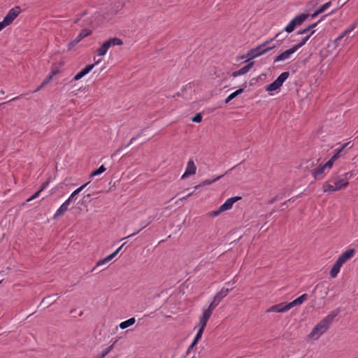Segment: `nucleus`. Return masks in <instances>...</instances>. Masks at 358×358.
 <instances>
[{
	"label": "nucleus",
	"instance_id": "1",
	"mask_svg": "<svg viewBox=\"0 0 358 358\" xmlns=\"http://www.w3.org/2000/svg\"><path fill=\"white\" fill-rule=\"evenodd\" d=\"M317 23H313L308 26L306 28L299 31L297 32V34L305 35L304 37H303L302 39L297 44L293 45L289 49L283 51L276 57H275L273 63L294 59L295 52L302 46H303L306 43V42L310 39V38L315 34V30H314L313 28L315 27Z\"/></svg>",
	"mask_w": 358,
	"mask_h": 358
},
{
	"label": "nucleus",
	"instance_id": "2",
	"mask_svg": "<svg viewBox=\"0 0 358 358\" xmlns=\"http://www.w3.org/2000/svg\"><path fill=\"white\" fill-rule=\"evenodd\" d=\"M339 311L338 310L331 311L327 317L322 319L308 334L309 339L316 341L329 328L334 319L337 316Z\"/></svg>",
	"mask_w": 358,
	"mask_h": 358
},
{
	"label": "nucleus",
	"instance_id": "3",
	"mask_svg": "<svg viewBox=\"0 0 358 358\" xmlns=\"http://www.w3.org/2000/svg\"><path fill=\"white\" fill-rule=\"evenodd\" d=\"M307 299L308 294H303L289 303H280L271 306L266 310V313H285L296 306L302 304Z\"/></svg>",
	"mask_w": 358,
	"mask_h": 358
},
{
	"label": "nucleus",
	"instance_id": "4",
	"mask_svg": "<svg viewBox=\"0 0 358 358\" xmlns=\"http://www.w3.org/2000/svg\"><path fill=\"white\" fill-rule=\"evenodd\" d=\"M269 41H266L255 48L250 50L245 56L242 58L248 57L250 62H252V59L261 56L269 50L275 48V45L268 46Z\"/></svg>",
	"mask_w": 358,
	"mask_h": 358
},
{
	"label": "nucleus",
	"instance_id": "5",
	"mask_svg": "<svg viewBox=\"0 0 358 358\" xmlns=\"http://www.w3.org/2000/svg\"><path fill=\"white\" fill-rule=\"evenodd\" d=\"M241 198L240 196H234L228 199L219 208L216 210L211 211L208 213V215L212 217L218 216L222 213L230 210L232 208L233 204L239 201Z\"/></svg>",
	"mask_w": 358,
	"mask_h": 358
},
{
	"label": "nucleus",
	"instance_id": "6",
	"mask_svg": "<svg viewBox=\"0 0 358 358\" xmlns=\"http://www.w3.org/2000/svg\"><path fill=\"white\" fill-rule=\"evenodd\" d=\"M20 13L21 8L19 6H15L10 9L4 17L3 20L0 22V31L7 26L11 24Z\"/></svg>",
	"mask_w": 358,
	"mask_h": 358
},
{
	"label": "nucleus",
	"instance_id": "7",
	"mask_svg": "<svg viewBox=\"0 0 358 358\" xmlns=\"http://www.w3.org/2000/svg\"><path fill=\"white\" fill-rule=\"evenodd\" d=\"M309 17L308 14L302 13L296 16L285 27V31L287 33L292 32L296 27H300Z\"/></svg>",
	"mask_w": 358,
	"mask_h": 358
},
{
	"label": "nucleus",
	"instance_id": "8",
	"mask_svg": "<svg viewBox=\"0 0 358 358\" xmlns=\"http://www.w3.org/2000/svg\"><path fill=\"white\" fill-rule=\"evenodd\" d=\"M289 76V72L286 71L282 73L274 82H273L272 83L269 84L266 87V91L272 92L279 89L282 85L283 83L288 78Z\"/></svg>",
	"mask_w": 358,
	"mask_h": 358
},
{
	"label": "nucleus",
	"instance_id": "9",
	"mask_svg": "<svg viewBox=\"0 0 358 358\" xmlns=\"http://www.w3.org/2000/svg\"><path fill=\"white\" fill-rule=\"evenodd\" d=\"M332 166V162L328 161L325 164L321 165L317 169L313 170L312 175L315 180L322 179L324 176L325 170L327 169H330Z\"/></svg>",
	"mask_w": 358,
	"mask_h": 358
},
{
	"label": "nucleus",
	"instance_id": "10",
	"mask_svg": "<svg viewBox=\"0 0 358 358\" xmlns=\"http://www.w3.org/2000/svg\"><path fill=\"white\" fill-rule=\"evenodd\" d=\"M74 23H80L81 27H87L92 24V20L91 16H88L87 11H83L80 16L76 19Z\"/></svg>",
	"mask_w": 358,
	"mask_h": 358
},
{
	"label": "nucleus",
	"instance_id": "11",
	"mask_svg": "<svg viewBox=\"0 0 358 358\" xmlns=\"http://www.w3.org/2000/svg\"><path fill=\"white\" fill-rule=\"evenodd\" d=\"M113 259V255H108L103 259L99 260L96 266L92 268V271L100 272L108 267V262Z\"/></svg>",
	"mask_w": 358,
	"mask_h": 358
},
{
	"label": "nucleus",
	"instance_id": "12",
	"mask_svg": "<svg viewBox=\"0 0 358 358\" xmlns=\"http://www.w3.org/2000/svg\"><path fill=\"white\" fill-rule=\"evenodd\" d=\"M229 289L222 288L214 297L213 301L210 304L212 307L216 308L223 298H224L228 292Z\"/></svg>",
	"mask_w": 358,
	"mask_h": 358
},
{
	"label": "nucleus",
	"instance_id": "13",
	"mask_svg": "<svg viewBox=\"0 0 358 358\" xmlns=\"http://www.w3.org/2000/svg\"><path fill=\"white\" fill-rule=\"evenodd\" d=\"M196 166L193 160H189L187 162V165L185 169L184 174L182 176L181 178L185 179L188 176H193L196 173Z\"/></svg>",
	"mask_w": 358,
	"mask_h": 358
},
{
	"label": "nucleus",
	"instance_id": "14",
	"mask_svg": "<svg viewBox=\"0 0 358 358\" xmlns=\"http://www.w3.org/2000/svg\"><path fill=\"white\" fill-rule=\"evenodd\" d=\"M355 254V249H349L345 251L337 259V261L343 266L347 261L350 259Z\"/></svg>",
	"mask_w": 358,
	"mask_h": 358
},
{
	"label": "nucleus",
	"instance_id": "15",
	"mask_svg": "<svg viewBox=\"0 0 358 358\" xmlns=\"http://www.w3.org/2000/svg\"><path fill=\"white\" fill-rule=\"evenodd\" d=\"M355 254V249H349L345 251L337 259V261L343 266L347 261L350 259Z\"/></svg>",
	"mask_w": 358,
	"mask_h": 358
},
{
	"label": "nucleus",
	"instance_id": "16",
	"mask_svg": "<svg viewBox=\"0 0 358 358\" xmlns=\"http://www.w3.org/2000/svg\"><path fill=\"white\" fill-rule=\"evenodd\" d=\"M245 62L248 63V64L246 66L242 67L238 71H234L232 73L233 77H237L238 76L245 74L251 69V68L253 66V65L255 64V62H250V59H247L245 61Z\"/></svg>",
	"mask_w": 358,
	"mask_h": 358
},
{
	"label": "nucleus",
	"instance_id": "17",
	"mask_svg": "<svg viewBox=\"0 0 358 358\" xmlns=\"http://www.w3.org/2000/svg\"><path fill=\"white\" fill-rule=\"evenodd\" d=\"M70 203V200L65 201L57 210L55 214L53 216V219L56 220L59 217L64 214L69 210V206Z\"/></svg>",
	"mask_w": 358,
	"mask_h": 358
},
{
	"label": "nucleus",
	"instance_id": "18",
	"mask_svg": "<svg viewBox=\"0 0 358 358\" xmlns=\"http://www.w3.org/2000/svg\"><path fill=\"white\" fill-rule=\"evenodd\" d=\"M95 64H88L87 65L82 71H80L79 73H78L73 78V81H77L81 79L83 77H84L85 75H87L88 73H90L93 68L94 67Z\"/></svg>",
	"mask_w": 358,
	"mask_h": 358
},
{
	"label": "nucleus",
	"instance_id": "19",
	"mask_svg": "<svg viewBox=\"0 0 358 358\" xmlns=\"http://www.w3.org/2000/svg\"><path fill=\"white\" fill-rule=\"evenodd\" d=\"M349 173H347L345 174V178H339V179H337L335 181H333L334 184L336 186V189L338 190H341L343 188H345L349 182H348V178H347V176L348 175Z\"/></svg>",
	"mask_w": 358,
	"mask_h": 358
},
{
	"label": "nucleus",
	"instance_id": "20",
	"mask_svg": "<svg viewBox=\"0 0 358 358\" xmlns=\"http://www.w3.org/2000/svg\"><path fill=\"white\" fill-rule=\"evenodd\" d=\"M59 298V294H55L48 296H46L41 301V305L44 306L45 307H49L52 304H53L56 300Z\"/></svg>",
	"mask_w": 358,
	"mask_h": 358
},
{
	"label": "nucleus",
	"instance_id": "21",
	"mask_svg": "<svg viewBox=\"0 0 358 358\" xmlns=\"http://www.w3.org/2000/svg\"><path fill=\"white\" fill-rule=\"evenodd\" d=\"M104 43L107 45L108 49L112 46L121 45L123 43L121 39H120L118 38H115V37L109 38L108 40L106 41Z\"/></svg>",
	"mask_w": 358,
	"mask_h": 358
},
{
	"label": "nucleus",
	"instance_id": "22",
	"mask_svg": "<svg viewBox=\"0 0 358 358\" xmlns=\"http://www.w3.org/2000/svg\"><path fill=\"white\" fill-rule=\"evenodd\" d=\"M341 266L342 265L336 260L330 271V276L333 278H336L339 273Z\"/></svg>",
	"mask_w": 358,
	"mask_h": 358
},
{
	"label": "nucleus",
	"instance_id": "23",
	"mask_svg": "<svg viewBox=\"0 0 358 358\" xmlns=\"http://www.w3.org/2000/svg\"><path fill=\"white\" fill-rule=\"evenodd\" d=\"M331 1H329L326 3H324V5H322V6H320V8H318L314 13L312 14V17H315L316 16H317L318 15L322 13L323 12H324L331 5Z\"/></svg>",
	"mask_w": 358,
	"mask_h": 358
},
{
	"label": "nucleus",
	"instance_id": "24",
	"mask_svg": "<svg viewBox=\"0 0 358 358\" xmlns=\"http://www.w3.org/2000/svg\"><path fill=\"white\" fill-rule=\"evenodd\" d=\"M135 322H136V319L134 317H131L126 321L121 322L120 324L119 327L122 329H125L127 327L133 325Z\"/></svg>",
	"mask_w": 358,
	"mask_h": 358
},
{
	"label": "nucleus",
	"instance_id": "25",
	"mask_svg": "<svg viewBox=\"0 0 358 358\" xmlns=\"http://www.w3.org/2000/svg\"><path fill=\"white\" fill-rule=\"evenodd\" d=\"M55 75V73H52L51 74L48 75L41 83V85L35 90V92H38L42 88H43L45 86H46L52 80V76Z\"/></svg>",
	"mask_w": 358,
	"mask_h": 358
},
{
	"label": "nucleus",
	"instance_id": "26",
	"mask_svg": "<svg viewBox=\"0 0 358 358\" xmlns=\"http://www.w3.org/2000/svg\"><path fill=\"white\" fill-rule=\"evenodd\" d=\"M322 189L324 192H333L338 191L337 189H336L335 185H331L329 182H325L323 184Z\"/></svg>",
	"mask_w": 358,
	"mask_h": 358
},
{
	"label": "nucleus",
	"instance_id": "27",
	"mask_svg": "<svg viewBox=\"0 0 358 358\" xmlns=\"http://www.w3.org/2000/svg\"><path fill=\"white\" fill-rule=\"evenodd\" d=\"M214 309H215V308L212 307L210 305L208 306V308L203 311L201 317L208 321V320L210 319V317H211V315L213 314V311Z\"/></svg>",
	"mask_w": 358,
	"mask_h": 358
},
{
	"label": "nucleus",
	"instance_id": "28",
	"mask_svg": "<svg viewBox=\"0 0 358 358\" xmlns=\"http://www.w3.org/2000/svg\"><path fill=\"white\" fill-rule=\"evenodd\" d=\"M338 47V41H336L335 39L334 41H331L329 44L327 45V48L331 50V51H335V55H338V52L337 51Z\"/></svg>",
	"mask_w": 358,
	"mask_h": 358
},
{
	"label": "nucleus",
	"instance_id": "29",
	"mask_svg": "<svg viewBox=\"0 0 358 358\" xmlns=\"http://www.w3.org/2000/svg\"><path fill=\"white\" fill-rule=\"evenodd\" d=\"M243 89H238L234 92L231 93L228 96V97L225 99V103H228L229 101H231L233 99L236 97L238 95L241 94L243 92Z\"/></svg>",
	"mask_w": 358,
	"mask_h": 358
},
{
	"label": "nucleus",
	"instance_id": "30",
	"mask_svg": "<svg viewBox=\"0 0 358 358\" xmlns=\"http://www.w3.org/2000/svg\"><path fill=\"white\" fill-rule=\"evenodd\" d=\"M89 184V182L85 183V185L80 186L78 189H76L75 191H73L69 199L67 200H70V202L72 201L73 199L78 194L80 193L84 188Z\"/></svg>",
	"mask_w": 358,
	"mask_h": 358
},
{
	"label": "nucleus",
	"instance_id": "31",
	"mask_svg": "<svg viewBox=\"0 0 358 358\" xmlns=\"http://www.w3.org/2000/svg\"><path fill=\"white\" fill-rule=\"evenodd\" d=\"M113 348V344L106 348L100 355L94 357V358H103L105 357Z\"/></svg>",
	"mask_w": 358,
	"mask_h": 358
},
{
	"label": "nucleus",
	"instance_id": "32",
	"mask_svg": "<svg viewBox=\"0 0 358 358\" xmlns=\"http://www.w3.org/2000/svg\"><path fill=\"white\" fill-rule=\"evenodd\" d=\"M108 48L107 45L103 43L102 45L97 50V54L99 56H103L106 54Z\"/></svg>",
	"mask_w": 358,
	"mask_h": 358
},
{
	"label": "nucleus",
	"instance_id": "33",
	"mask_svg": "<svg viewBox=\"0 0 358 358\" xmlns=\"http://www.w3.org/2000/svg\"><path fill=\"white\" fill-rule=\"evenodd\" d=\"M106 167L103 165H101L98 169L94 171L91 173L90 177H94L96 176H98L102 173H103L106 171Z\"/></svg>",
	"mask_w": 358,
	"mask_h": 358
},
{
	"label": "nucleus",
	"instance_id": "34",
	"mask_svg": "<svg viewBox=\"0 0 358 358\" xmlns=\"http://www.w3.org/2000/svg\"><path fill=\"white\" fill-rule=\"evenodd\" d=\"M222 177V176H220L216 177L212 180H209V179L205 180L201 182V185H202V186L210 185L213 182H214L217 181V180H219L220 178H221Z\"/></svg>",
	"mask_w": 358,
	"mask_h": 358
},
{
	"label": "nucleus",
	"instance_id": "35",
	"mask_svg": "<svg viewBox=\"0 0 358 358\" xmlns=\"http://www.w3.org/2000/svg\"><path fill=\"white\" fill-rule=\"evenodd\" d=\"M343 148H340L339 150H338L336 151V152L335 153V155L331 158V159L329 161H331L332 162V165L334 164V162L335 160H336L340 156L342 155V152H343Z\"/></svg>",
	"mask_w": 358,
	"mask_h": 358
},
{
	"label": "nucleus",
	"instance_id": "36",
	"mask_svg": "<svg viewBox=\"0 0 358 358\" xmlns=\"http://www.w3.org/2000/svg\"><path fill=\"white\" fill-rule=\"evenodd\" d=\"M358 26V21L355 22L352 24H350L346 29V32L349 34L351 33L354 29H355Z\"/></svg>",
	"mask_w": 358,
	"mask_h": 358
},
{
	"label": "nucleus",
	"instance_id": "37",
	"mask_svg": "<svg viewBox=\"0 0 358 358\" xmlns=\"http://www.w3.org/2000/svg\"><path fill=\"white\" fill-rule=\"evenodd\" d=\"M207 322H208V320L201 316L199 318V322L198 326L199 327V328L205 329Z\"/></svg>",
	"mask_w": 358,
	"mask_h": 358
},
{
	"label": "nucleus",
	"instance_id": "38",
	"mask_svg": "<svg viewBox=\"0 0 358 358\" xmlns=\"http://www.w3.org/2000/svg\"><path fill=\"white\" fill-rule=\"evenodd\" d=\"M92 33V31L88 28L83 29L81 32L80 33L83 38H85L87 36H89Z\"/></svg>",
	"mask_w": 358,
	"mask_h": 358
},
{
	"label": "nucleus",
	"instance_id": "39",
	"mask_svg": "<svg viewBox=\"0 0 358 358\" xmlns=\"http://www.w3.org/2000/svg\"><path fill=\"white\" fill-rule=\"evenodd\" d=\"M202 120V116L201 113H197L195 116L192 118V121L194 122L199 123Z\"/></svg>",
	"mask_w": 358,
	"mask_h": 358
},
{
	"label": "nucleus",
	"instance_id": "40",
	"mask_svg": "<svg viewBox=\"0 0 358 358\" xmlns=\"http://www.w3.org/2000/svg\"><path fill=\"white\" fill-rule=\"evenodd\" d=\"M205 329H201V328H199V331L194 338V340H195L196 341L199 342V341L201 339V336H202V334L203 333V331H204Z\"/></svg>",
	"mask_w": 358,
	"mask_h": 358
},
{
	"label": "nucleus",
	"instance_id": "41",
	"mask_svg": "<svg viewBox=\"0 0 358 358\" xmlns=\"http://www.w3.org/2000/svg\"><path fill=\"white\" fill-rule=\"evenodd\" d=\"M41 192V191L38 190L37 192H36L34 194H33L31 197L27 199V201L29 202V201L36 199L39 196Z\"/></svg>",
	"mask_w": 358,
	"mask_h": 358
},
{
	"label": "nucleus",
	"instance_id": "42",
	"mask_svg": "<svg viewBox=\"0 0 358 358\" xmlns=\"http://www.w3.org/2000/svg\"><path fill=\"white\" fill-rule=\"evenodd\" d=\"M347 35H348V34L345 30L336 38H335V40L336 41H340L341 39H342L343 37H345Z\"/></svg>",
	"mask_w": 358,
	"mask_h": 358
},
{
	"label": "nucleus",
	"instance_id": "43",
	"mask_svg": "<svg viewBox=\"0 0 358 358\" xmlns=\"http://www.w3.org/2000/svg\"><path fill=\"white\" fill-rule=\"evenodd\" d=\"M77 43H78V42H77L76 41V39H74L73 41H71L69 44H68V50H70L72 49V48L73 46H75Z\"/></svg>",
	"mask_w": 358,
	"mask_h": 358
},
{
	"label": "nucleus",
	"instance_id": "44",
	"mask_svg": "<svg viewBox=\"0 0 358 358\" xmlns=\"http://www.w3.org/2000/svg\"><path fill=\"white\" fill-rule=\"evenodd\" d=\"M125 245V243H123L120 248H118L115 252H113L110 255H113V259L118 254V252L121 250L122 247Z\"/></svg>",
	"mask_w": 358,
	"mask_h": 358
},
{
	"label": "nucleus",
	"instance_id": "45",
	"mask_svg": "<svg viewBox=\"0 0 358 358\" xmlns=\"http://www.w3.org/2000/svg\"><path fill=\"white\" fill-rule=\"evenodd\" d=\"M125 245V243H123L120 248H118L115 252H113L110 255H113V259L118 254V252L121 250L122 247Z\"/></svg>",
	"mask_w": 358,
	"mask_h": 358
},
{
	"label": "nucleus",
	"instance_id": "46",
	"mask_svg": "<svg viewBox=\"0 0 358 358\" xmlns=\"http://www.w3.org/2000/svg\"><path fill=\"white\" fill-rule=\"evenodd\" d=\"M198 343L197 341H196L195 340L193 341V342L192 343V344L189 346L188 348V350H190L194 348V347Z\"/></svg>",
	"mask_w": 358,
	"mask_h": 358
},
{
	"label": "nucleus",
	"instance_id": "47",
	"mask_svg": "<svg viewBox=\"0 0 358 358\" xmlns=\"http://www.w3.org/2000/svg\"><path fill=\"white\" fill-rule=\"evenodd\" d=\"M193 193H194V192H189V193H188V194H186V196H182V198H180V200H185V199H187V198H188L189 196H192V195L193 194Z\"/></svg>",
	"mask_w": 358,
	"mask_h": 358
},
{
	"label": "nucleus",
	"instance_id": "48",
	"mask_svg": "<svg viewBox=\"0 0 358 358\" xmlns=\"http://www.w3.org/2000/svg\"><path fill=\"white\" fill-rule=\"evenodd\" d=\"M83 38H84L83 37V36H82L80 34H79L75 39H76V41L77 42H78V43H79V42H80L81 40H83Z\"/></svg>",
	"mask_w": 358,
	"mask_h": 358
},
{
	"label": "nucleus",
	"instance_id": "49",
	"mask_svg": "<svg viewBox=\"0 0 358 358\" xmlns=\"http://www.w3.org/2000/svg\"><path fill=\"white\" fill-rule=\"evenodd\" d=\"M48 185V182H43L42 184L41 188L40 189V191L42 192Z\"/></svg>",
	"mask_w": 358,
	"mask_h": 358
},
{
	"label": "nucleus",
	"instance_id": "50",
	"mask_svg": "<svg viewBox=\"0 0 358 358\" xmlns=\"http://www.w3.org/2000/svg\"><path fill=\"white\" fill-rule=\"evenodd\" d=\"M320 0H310L309 4L314 6L316 5Z\"/></svg>",
	"mask_w": 358,
	"mask_h": 358
},
{
	"label": "nucleus",
	"instance_id": "51",
	"mask_svg": "<svg viewBox=\"0 0 358 358\" xmlns=\"http://www.w3.org/2000/svg\"><path fill=\"white\" fill-rule=\"evenodd\" d=\"M279 198H278V196H275L274 198H273L270 201L269 203H273V202H275V201L278 200Z\"/></svg>",
	"mask_w": 358,
	"mask_h": 358
},
{
	"label": "nucleus",
	"instance_id": "52",
	"mask_svg": "<svg viewBox=\"0 0 358 358\" xmlns=\"http://www.w3.org/2000/svg\"><path fill=\"white\" fill-rule=\"evenodd\" d=\"M350 142H348L345 144H343V145L342 146L341 148H343V150H344L346 147H348L349 145H350Z\"/></svg>",
	"mask_w": 358,
	"mask_h": 358
},
{
	"label": "nucleus",
	"instance_id": "53",
	"mask_svg": "<svg viewBox=\"0 0 358 358\" xmlns=\"http://www.w3.org/2000/svg\"><path fill=\"white\" fill-rule=\"evenodd\" d=\"M201 186H202V185H201V184H199V185H197L194 186V189H197L199 187H201Z\"/></svg>",
	"mask_w": 358,
	"mask_h": 358
},
{
	"label": "nucleus",
	"instance_id": "54",
	"mask_svg": "<svg viewBox=\"0 0 358 358\" xmlns=\"http://www.w3.org/2000/svg\"><path fill=\"white\" fill-rule=\"evenodd\" d=\"M287 201H285V202L282 203V206H283V207H285V206H286V207H287Z\"/></svg>",
	"mask_w": 358,
	"mask_h": 358
},
{
	"label": "nucleus",
	"instance_id": "55",
	"mask_svg": "<svg viewBox=\"0 0 358 358\" xmlns=\"http://www.w3.org/2000/svg\"><path fill=\"white\" fill-rule=\"evenodd\" d=\"M136 139V138L133 137L130 141H129V144L132 143V142Z\"/></svg>",
	"mask_w": 358,
	"mask_h": 358
},
{
	"label": "nucleus",
	"instance_id": "56",
	"mask_svg": "<svg viewBox=\"0 0 358 358\" xmlns=\"http://www.w3.org/2000/svg\"><path fill=\"white\" fill-rule=\"evenodd\" d=\"M287 201V202H290V201L293 202L294 201V198H291V199H288Z\"/></svg>",
	"mask_w": 358,
	"mask_h": 358
},
{
	"label": "nucleus",
	"instance_id": "57",
	"mask_svg": "<svg viewBox=\"0 0 358 358\" xmlns=\"http://www.w3.org/2000/svg\"><path fill=\"white\" fill-rule=\"evenodd\" d=\"M341 6H343L345 3V2L343 3V1H341Z\"/></svg>",
	"mask_w": 358,
	"mask_h": 358
},
{
	"label": "nucleus",
	"instance_id": "58",
	"mask_svg": "<svg viewBox=\"0 0 358 358\" xmlns=\"http://www.w3.org/2000/svg\"><path fill=\"white\" fill-rule=\"evenodd\" d=\"M341 6H343L345 3V2L343 3V1H341Z\"/></svg>",
	"mask_w": 358,
	"mask_h": 358
},
{
	"label": "nucleus",
	"instance_id": "59",
	"mask_svg": "<svg viewBox=\"0 0 358 358\" xmlns=\"http://www.w3.org/2000/svg\"><path fill=\"white\" fill-rule=\"evenodd\" d=\"M122 4H120V3H119L118 8H122Z\"/></svg>",
	"mask_w": 358,
	"mask_h": 358
},
{
	"label": "nucleus",
	"instance_id": "60",
	"mask_svg": "<svg viewBox=\"0 0 358 358\" xmlns=\"http://www.w3.org/2000/svg\"><path fill=\"white\" fill-rule=\"evenodd\" d=\"M134 234H136L134 233V234H130V235H129V236H128L127 238L131 237V236H134Z\"/></svg>",
	"mask_w": 358,
	"mask_h": 358
},
{
	"label": "nucleus",
	"instance_id": "61",
	"mask_svg": "<svg viewBox=\"0 0 358 358\" xmlns=\"http://www.w3.org/2000/svg\"><path fill=\"white\" fill-rule=\"evenodd\" d=\"M279 35H280V34H276L275 36V38H277Z\"/></svg>",
	"mask_w": 358,
	"mask_h": 358
},
{
	"label": "nucleus",
	"instance_id": "62",
	"mask_svg": "<svg viewBox=\"0 0 358 358\" xmlns=\"http://www.w3.org/2000/svg\"><path fill=\"white\" fill-rule=\"evenodd\" d=\"M174 199H175V198H174V197H173V198L170 200V201H173V200H174Z\"/></svg>",
	"mask_w": 358,
	"mask_h": 358
},
{
	"label": "nucleus",
	"instance_id": "63",
	"mask_svg": "<svg viewBox=\"0 0 358 358\" xmlns=\"http://www.w3.org/2000/svg\"><path fill=\"white\" fill-rule=\"evenodd\" d=\"M94 358V357H93Z\"/></svg>",
	"mask_w": 358,
	"mask_h": 358
}]
</instances>
